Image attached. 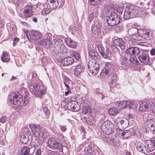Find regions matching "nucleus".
Instances as JSON below:
<instances>
[{"mask_svg":"<svg viewBox=\"0 0 155 155\" xmlns=\"http://www.w3.org/2000/svg\"><path fill=\"white\" fill-rule=\"evenodd\" d=\"M28 86L30 91L37 97H41L46 92L45 87L41 84V81L38 78L35 81L30 83Z\"/></svg>","mask_w":155,"mask_h":155,"instance_id":"1","label":"nucleus"},{"mask_svg":"<svg viewBox=\"0 0 155 155\" xmlns=\"http://www.w3.org/2000/svg\"><path fill=\"white\" fill-rule=\"evenodd\" d=\"M31 131L33 133V136L36 138L44 139L45 138V135L46 130L43 127H41L38 125L30 124L29 126Z\"/></svg>","mask_w":155,"mask_h":155,"instance_id":"2","label":"nucleus"},{"mask_svg":"<svg viewBox=\"0 0 155 155\" xmlns=\"http://www.w3.org/2000/svg\"><path fill=\"white\" fill-rule=\"evenodd\" d=\"M138 12L137 7L134 5H128L125 9L124 18L125 19H128L135 17Z\"/></svg>","mask_w":155,"mask_h":155,"instance_id":"3","label":"nucleus"},{"mask_svg":"<svg viewBox=\"0 0 155 155\" xmlns=\"http://www.w3.org/2000/svg\"><path fill=\"white\" fill-rule=\"evenodd\" d=\"M121 19L116 12H112L107 19L108 25L113 26L120 23Z\"/></svg>","mask_w":155,"mask_h":155,"instance_id":"4","label":"nucleus"},{"mask_svg":"<svg viewBox=\"0 0 155 155\" xmlns=\"http://www.w3.org/2000/svg\"><path fill=\"white\" fill-rule=\"evenodd\" d=\"M8 100L11 104L19 106L23 102V98L18 94L11 93L8 96Z\"/></svg>","mask_w":155,"mask_h":155,"instance_id":"5","label":"nucleus"},{"mask_svg":"<svg viewBox=\"0 0 155 155\" xmlns=\"http://www.w3.org/2000/svg\"><path fill=\"white\" fill-rule=\"evenodd\" d=\"M100 128L104 133L110 134L113 131V124L111 121L107 120L102 123Z\"/></svg>","mask_w":155,"mask_h":155,"instance_id":"6","label":"nucleus"},{"mask_svg":"<svg viewBox=\"0 0 155 155\" xmlns=\"http://www.w3.org/2000/svg\"><path fill=\"white\" fill-rule=\"evenodd\" d=\"M47 144L48 146L52 149L58 150L60 151L63 150L62 144L53 138H49L47 141Z\"/></svg>","mask_w":155,"mask_h":155,"instance_id":"7","label":"nucleus"},{"mask_svg":"<svg viewBox=\"0 0 155 155\" xmlns=\"http://www.w3.org/2000/svg\"><path fill=\"white\" fill-rule=\"evenodd\" d=\"M97 61L90 59L88 64V68L94 75L97 74L99 69V64L97 62Z\"/></svg>","mask_w":155,"mask_h":155,"instance_id":"8","label":"nucleus"},{"mask_svg":"<svg viewBox=\"0 0 155 155\" xmlns=\"http://www.w3.org/2000/svg\"><path fill=\"white\" fill-rule=\"evenodd\" d=\"M54 47V50L57 53H62L65 52L66 50L65 49L66 47L62 40L60 39L55 40Z\"/></svg>","mask_w":155,"mask_h":155,"instance_id":"9","label":"nucleus"},{"mask_svg":"<svg viewBox=\"0 0 155 155\" xmlns=\"http://www.w3.org/2000/svg\"><path fill=\"white\" fill-rule=\"evenodd\" d=\"M114 123L119 129H125L128 127V121L125 118H119L114 120Z\"/></svg>","mask_w":155,"mask_h":155,"instance_id":"10","label":"nucleus"},{"mask_svg":"<svg viewBox=\"0 0 155 155\" xmlns=\"http://www.w3.org/2000/svg\"><path fill=\"white\" fill-rule=\"evenodd\" d=\"M97 47L99 52L103 58L105 59H109L111 57V53L110 50L107 49L105 51L104 50V48L101 44H98Z\"/></svg>","mask_w":155,"mask_h":155,"instance_id":"11","label":"nucleus"},{"mask_svg":"<svg viewBox=\"0 0 155 155\" xmlns=\"http://www.w3.org/2000/svg\"><path fill=\"white\" fill-rule=\"evenodd\" d=\"M154 116L151 114L145 113L143 116V120L144 124L146 126L154 121Z\"/></svg>","mask_w":155,"mask_h":155,"instance_id":"12","label":"nucleus"},{"mask_svg":"<svg viewBox=\"0 0 155 155\" xmlns=\"http://www.w3.org/2000/svg\"><path fill=\"white\" fill-rule=\"evenodd\" d=\"M113 66L109 62L106 63L104 69L103 70L105 76L110 77V74H112L114 71Z\"/></svg>","mask_w":155,"mask_h":155,"instance_id":"13","label":"nucleus"},{"mask_svg":"<svg viewBox=\"0 0 155 155\" xmlns=\"http://www.w3.org/2000/svg\"><path fill=\"white\" fill-rule=\"evenodd\" d=\"M146 147L147 150L149 152L153 151L155 149V140L152 141L150 140H147L145 141Z\"/></svg>","mask_w":155,"mask_h":155,"instance_id":"14","label":"nucleus"},{"mask_svg":"<svg viewBox=\"0 0 155 155\" xmlns=\"http://www.w3.org/2000/svg\"><path fill=\"white\" fill-rule=\"evenodd\" d=\"M32 6L31 5H26L24 9L23 14L26 17H29L33 15Z\"/></svg>","mask_w":155,"mask_h":155,"instance_id":"15","label":"nucleus"},{"mask_svg":"<svg viewBox=\"0 0 155 155\" xmlns=\"http://www.w3.org/2000/svg\"><path fill=\"white\" fill-rule=\"evenodd\" d=\"M140 61L144 64H147L150 62V58L147 54H143L138 57Z\"/></svg>","mask_w":155,"mask_h":155,"instance_id":"16","label":"nucleus"},{"mask_svg":"<svg viewBox=\"0 0 155 155\" xmlns=\"http://www.w3.org/2000/svg\"><path fill=\"white\" fill-rule=\"evenodd\" d=\"M137 31V28H132L130 29L128 33L130 34L131 32H133V34H131L130 36V38L136 40H140V36L136 33Z\"/></svg>","mask_w":155,"mask_h":155,"instance_id":"17","label":"nucleus"},{"mask_svg":"<svg viewBox=\"0 0 155 155\" xmlns=\"http://www.w3.org/2000/svg\"><path fill=\"white\" fill-rule=\"evenodd\" d=\"M89 58L91 59H94L96 61H98L100 58V56L99 55L96 50L94 49L90 50L89 52Z\"/></svg>","mask_w":155,"mask_h":155,"instance_id":"18","label":"nucleus"},{"mask_svg":"<svg viewBox=\"0 0 155 155\" xmlns=\"http://www.w3.org/2000/svg\"><path fill=\"white\" fill-rule=\"evenodd\" d=\"M64 41L66 45L70 48H74L77 46V43L70 38H66Z\"/></svg>","mask_w":155,"mask_h":155,"instance_id":"19","label":"nucleus"},{"mask_svg":"<svg viewBox=\"0 0 155 155\" xmlns=\"http://www.w3.org/2000/svg\"><path fill=\"white\" fill-rule=\"evenodd\" d=\"M101 27L102 26L101 24H96L93 26L92 31L95 35H99L101 32Z\"/></svg>","mask_w":155,"mask_h":155,"instance_id":"20","label":"nucleus"},{"mask_svg":"<svg viewBox=\"0 0 155 155\" xmlns=\"http://www.w3.org/2000/svg\"><path fill=\"white\" fill-rule=\"evenodd\" d=\"M74 61V59L72 57H68L64 58L62 61L61 63L64 66H68L72 64Z\"/></svg>","mask_w":155,"mask_h":155,"instance_id":"21","label":"nucleus"},{"mask_svg":"<svg viewBox=\"0 0 155 155\" xmlns=\"http://www.w3.org/2000/svg\"><path fill=\"white\" fill-rule=\"evenodd\" d=\"M42 10V14L45 15L48 14L50 12V9L46 4L43 5H41L38 7Z\"/></svg>","mask_w":155,"mask_h":155,"instance_id":"22","label":"nucleus"},{"mask_svg":"<svg viewBox=\"0 0 155 155\" xmlns=\"http://www.w3.org/2000/svg\"><path fill=\"white\" fill-rule=\"evenodd\" d=\"M29 35L30 38L34 40H37L41 37L40 32L38 31H32L29 34Z\"/></svg>","mask_w":155,"mask_h":155,"instance_id":"23","label":"nucleus"},{"mask_svg":"<svg viewBox=\"0 0 155 155\" xmlns=\"http://www.w3.org/2000/svg\"><path fill=\"white\" fill-rule=\"evenodd\" d=\"M84 70V65L82 64H79L76 66L74 69V73L76 75H79L83 72Z\"/></svg>","mask_w":155,"mask_h":155,"instance_id":"24","label":"nucleus"},{"mask_svg":"<svg viewBox=\"0 0 155 155\" xmlns=\"http://www.w3.org/2000/svg\"><path fill=\"white\" fill-rule=\"evenodd\" d=\"M113 43L115 45L120 47L121 49L124 48L125 42L123 41L122 39L118 38L113 41Z\"/></svg>","mask_w":155,"mask_h":155,"instance_id":"25","label":"nucleus"},{"mask_svg":"<svg viewBox=\"0 0 155 155\" xmlns=\"http://www.w3.org/2000/svg\"><path fill=\"white\" fill-rule=\"evenodd\" d=\"M140 32L141 33V36L143 38L147 40H150L151 38V36L150 35V32L145 30H141Z\"/></svg>","mask_w":155,"mask_h":155,"instance_id":"26","label":"nucleus"},{"mask_svg":"<svg viewBox=\"0 0 155 155\" xmlns=\"http://www.w3.org/2000/svg\"><path fill=\"white\" fill-rule=\"evenodd\" d=\"M148 107V104L146 102L141 103L140 104L139 107V112L140 113L146 111Z\"/></svg>","mask_w":155,"mask_h":155,"instance_id":"27","label":"nucleus"},{"mask_svg":"<svg viewBox=\"0 0 155 155\" xmlns=\"http://www.w3.org/2000/svg\"><path fill=\"white\" fill-rule=\"evenodd\" d=\"M98 12L97 10H94L93 12H91L88 17V19L89 21V23L90 24L93 21L94 18L95 17H97L98 15Z\"/></svg>","mask_w":155,"mask_h":155,"instance_id":"28","label":"nucleus"},{"mask_svg":"<svg viewBox=\"0 0 155 155\" xmlns=\"http://www.w3.org/2000/svg\"><path fill=\"white\" fill-rule=\"evenodd\" d=\"M69 105L71 109L74 111H78L79 108L78 107V103L75 101H72L69 103Z\"/></svg>","mask_w":155,"mask_h":155,"instance_id":"29","label":"nucleus"},{"mask_svg":"<svg viewBox=\"0 0 155 155\" xmlns=\"http://www.w3.org/2000/svg\"><path fill=\"white\" fill-rule=\"evenodd\" d=\"M136 148L137 150L140 152H144L146 150V146L141 142H137L136 144Z\"/></svg>","mask_w":155,"mask_h":155,"instance_id":"30","label":"nucleus"},{"mask_svg":"<svg viewBox=\"0 0 155 155\" xmlns=\"http://www.w3.org/2000/svg\"><path fill=\"white\" fill-rule=\"evenodd\" d=\"M108 114L111 116L116 115L119 112V110L118 108L114 107H112L108 110Z\"/></svg>","mask_w":155,"mask_h":155,"instance_id":"31","label":"nucleus"},{"mask_svg":"<svg viewBox=\"0 0 155 155\" xmlns=\"http://www.w3.org/2000/svg\"><path fill=\"white\" fill-rule=\"evenodd\" d=\"M49 7L51 8L55 9L58 5V3L57 0H49Z\"/></svg>","mask_w":155,"mask_h":155,"instance_id":"32","label":"nucleus"},{"mask_svg":"<svg viewBox=\"0 0 155 155\" xmlns=\"http://www.w3.org/2000/svg\"><path fill=\"white\" fill-rule=\"evenodd\" d=\"M29 148L27 147H25L21 149L19 153L21 155H29Z\"/></svg>","mask_w":155,"mask_h":155,"instance_id":"33","label":"nucleus"},{"mask_svg":"<svg viewBox=\"0 0 155 155\" xmlns=\"http://www.w3.org/2000/svg\"><path fill=\"white\" fill-rule=\"evenodd\" d=\"M121 136L124 139H126L130 137L131 134L130 130H125L123 131L121 133Z\"/></svg>","mask_w":155,"mask_h":155,"instance_id":"34","label":"nucleus"},{"mask_svg":"<svg viewBox=\"0 0 155 155\" xmlns=\"http://www.w3.org/2000/svg\"><path fill=\"white\" fill-rule=\"evenodd\" d=\"M126 101H118L116 102V105L121 109L126 108Z\"/></svg>","mask_w":155,"mask_h":155,"instance_id":"35","label":"nucleus"},{"mask_svg":"<svg viewBox=\"0 0 155 155\" xmlns=\"http://www.w3.org/2000/svg\"><path fill=\"white\" fill-rule=\"evenodd\" d=\"M51 37V35L49 33H46L44 37V42L46 45L50 43Z\"/></svg>","mask_w":155,"mask_h":155,"instance_id":"36","label":"nucleus"},{"mask_svg":"<svg viewBox=\"0 0 155 155\" xmlns=\"http://www.w3.org/2000/svg\"><path fill=\"white\" fill-rule=\"evenodd\" d=\"M126 108H129L135 109L137 105V104L134 102L126 101Z\"/></svg>","mask_w":155,"mask_h":155,"instance_id":"37","label":"nucleus"},{"mask_svg":"<svg viewBox=\"0 0 155 155\" xmlns=\"http://www.w3.org/2000/svg\"><path fill=\"white\" fill-rule=\"evenodd\" d=\"M8 57V55L7 53L6 52H3L2 55L1 57L2 61L4 62H8L9 61V59Z\"/></svg>","mask_w":155,"mask_h":155,"instance_id":"38","label":"nucleus"},{"mask_svg":"<svg viewBox=\"0 0 155 155\" xmlns=\"http://www.w3.org/2000/svg\"><path fill=\"white\" fill-rule=\"evenodd\" d=\"M140 50L137 47H132V55L134 56L138 55L140 53Z\"/></svg>","mask_w":155,"mask_h":155,"instance_id":"39","label":"nucleus"},{"mask_svg":"<svg viewBox=\"0 0 155 155\" xmlns=\"http://www.w3.org/2000/svg\"><path fill=\"white\" fill-rule=\"evenodd\" d=\"M147 127L153 133L155 132V122L154 121L152 124H150L147 126Z\"/></svg>","mask_w":155,"mask_h":155,"instance_id":"40","label":"nucleus"},{"mask_svg":"<svg viewBox=\"0 0 155 155\" xmlns=\"http://www.w3.org/2000/svg\"><path fill=\"white\" fill-rule=\"evenodd\" d=\"M28 137L27 135H24L21 136L20 141L24 144L26 143L28 141Z\"/></svg>","mask_w":155,"mask_h":155,"instance_id":"41","label":"nucleus"},{"mask_svg":"<svg viewBox=\"0 0 155 155\" xmlns=\"http://www.w3.org/2000/svg\"><path fill=\"white\" fill-rule=\"evenodd\" d=\"M43 111L45 114V115L43 116V117H48L49 116L50 112L47 107H44L43 108Z\"/></svg>","mask_w":155,"mask_h":155,"instance_id":"42","label":"nucleus"},{"mask_svg":"<svg viewBox=\"0 0 155 155\" xmlns=\"http://www.w3.org/2000/svg\"><path fill=\"white\" fill-rule=\"evenodd\" d=\"M71 81L68 78H67L66 79H64L63 81V82L65 86L68 89H70L69 84Z\"/></svg>","mask_w":155,"mask_h":155,"instance_id":"43","label":"nucleus"},{"mask_svg":"<svg viewBox=\"0 0 155 155\" xmlns=\"http://www.w3.org/2000/svg\"><path fill=\"white\" fill-rule=\"evenodd\" d=\"M101 0H89V2L92 5H96L100 3Z\"/></svg>","mask_w":155,"mask_h":155,"instance_id":"44","label":"nucleus"},{"mask_svg":"<svg viewBox=\"0 0 155 155\" xmlns=\"http://www.w3.org/2000/svg\"><path fill=\"white\" fill-rule=\"evenodd\" d=\"M47 155H61L60 153L58 151H54L52 150H49L48 152Z\"/></svg>","mask_w":155,"mask_h":155,"instance_id":"45","label":"nucleus"},{"mask_svg":"<svg viewBox=\"0 0 155 155\" xmlns=\"http://www.w3.org/2000/svg\"><path fill=\"white\" fill-rule=\"evenodd\" d=\"M82 112L83 114H90V109L89 107H86L83 109Z\"/></svg>","mask_w":155,"mask_h":155,"instance_id":"46","label":"nucleus"},{"mask_svg":"<svg viewBox=\"0 0 155 155\" xmlns=\"http://www.w3.org/2000/svg\"><path fill=\"white\" fill-rule=\"evenodd\" d=\"M127 60L128 59L124 57H122L120 58V60L122 64H125L127 62Z\"/></svg>","mask_w":155,"mask_h":155,"instance_id":"47","label":"nucleus"},{"mask_svg":"<svg viewBox=\"0 0 155 155\" xmlns=\"http://www.w3.org/2000/svg\"><path fill=\"white\" fill-rule=\"evenodd\" d=\"M150 110L155 114V103H152L150 107Z\"/></svg>","mask_w":155,"mask_h":155,"instance_id":"48","label":"nucleus"},{"mask_svg":"<svg viewBox=\"0 0 155 155\" xmlns=\"http://www.w3.org/2000/svg\"><path fill=\"white\" fill-rule=\"evenodd\" d=\"M129 61L134 63H137L136 58L134 57V56L132 55L129 58Z\"/></svg>","mask_w":155,"mask_h":155,"instance_id":"49","label":"nucleus"},{"mask_svg":"<svg viewBox=\"0 0 155 155\" xmlns=\"http://www.w3.org/2000/svg\"><path fill=\"white\" fill-rule=\"evenodd\" d=\"M73 55L75 59L77 60H78L80 58V55L79 54L76 52H74Z\"/></svg>","mask_w":155,"mask_h":155,"instance_id":"50","label":"nucleus"},{"mask_svg":"<svg viewBox=\"0 0 155 155\" xmlns=\"http://www.w3.org/2000/svg\"><path fill=\"white\" fill-rule=\"evenodd\" d=\"M110 77H111L112 80L115 81L116 80V75L114 73V71H113L112 74H110Z\"/></svg>","mask_w":155,"mask_h":155,"instance_id":"51","label":"nucleus"},{"mask_svg":"<svg viewBox=\"0 0 155 155\" xmlns=\"http://www.w3.org/2000/svg\"><path fill=\"white\" fill-rule=\"evenodd\" d=\"M126 53L129 54L130 55H132V47L126 50Z\"/></svg>","mask_w":155,"mask_h":155,"instance_id":"52","label":"nucleus"},{"mask_svg":"<svg viewBox=\"0 0 155 155\" xmlns=\"http://www.w3.org/2000/svg\"><path fill=\"white\" fill-rule=\"evenodd\" d=\"M7 118L5 116H3L0 118V122L2 123H4L6 122Z\"/></svg>","mask_w":155,"mask_h":155,"instance_id":"53","label":"nucleus"},{"mask_svg":"<svg viewBox=\"0 0 155 155\" xmlns=\"http://www.w3.org/2000/svg\"><path fill=\"white\" fill-rule=\"evenodd\" d=\"M19 40V39L18 38H15L13 39V45L14 46H15L16 45V44L18 42Z\"/></svg>","mask_w":155,"mask_h":155,"instance_id":"54","label":"nucleus"},{"mask_svg":"<svg viewBox=\"0 0 155 155\" xmlns=\"http://www.w3.org/2000/svg\"><path fill=\"white\" fill-rule=\"evenodd\" d=\"M97 95L99 97L100 100L103 99V95L102 93L101 92H98L97 93Z\"/></svg>","mask_w":155,"mask_h":155,"instance_id":"55","label":"nucleus"},{"mask_svg":"<svg viewBox=\"0 0 155 155\" xmlns=\"http://www.w3.org/2000/svg\"><path fill=\"white\" fill-rule=\"evenodd\" d=\"M61 131L63 132H64L67 130L66 127L65 126L61 125L60 126Z\"/></svg>","mask_w":155,"mask_h":155,"instance_id":"56","label":"nucleus"},{"mask_svg":"<svg viewBox=\"0 0 155 155\" xmlns=\"http://www.w3.org/2000/svg\"><path fill=\"white\" fill-rule=\"evenodd\" d=\"M94 121L93 120L90 119L87 121V123L90 125H92L94 124Z\"/></svg>","mask_w":155,"mask_h":155,"instance_id":"57","label":"nucleus"},{"mask_svg":"<svg viewBox=\"0 0 155 155\" xmlns=\"http://www.w3.org/2000/svg\"><path fill=\"white\" fill-rule=\"evenodd\" d=\"M104 140L106 141L107 143L110 142L111 140L109 137H106L104 139Z\"/></svg>","mask_w":155,"mask_h":155,"instance_id":"58","label":"nucleus"},{"mask_svg":"<svg viewBox=\"0 0 155 155\" xmlns=\"http://www.w3.org/2000/svg\"><path fill=\"white\" fill-rule=\"evenodd\" d=\"M41 149H38L35 152V155H41Z\"/></svg>","mask_w":155,"mask_h":155,"instance_id":"59","label":"nucleus"},{"mask_svg":"<svg viewBox=\"0 0 155 155\" xmlns=\"http://www.w3.org/2000/svg\"><path fill=\"white\" fill-rule=\"evenodd\" d=\"M150 54L152 55H155V48L152 49L150 51Z\"/></svg>","mask_w":155,"mask_h":155,"instance_id":"60","label":"nucleus"},{"mask_svg":"<svg viewBox=\"0 0 155 155\" xmlns=\"http://www.w3.org/2000/svg\"><path fill=\"white\" fill-rule=\"evenodd\" d=\"M135 131L134 132L135 134H137V133H138L140 131L139 129H137L136 127H134L133 129Z\"/></svg>","mask_w":155,"mask_h":155,"instance_id":"61","label":"nucleus"},{"mask_svg":"<svg viewBox=\"0 0 155 155\" xmlns=\"http://www.w3.org/2000/svg\"><path fill=\"white\" fill-rule=\"evenodd\" d=\"M28 103V101L24 99L23 103L22 104V105L23 106H25Z\"/></svg>","mask_w":155,"mask_h":155,"instance_id":"62","label":"nucleus"},{"mask_svg":"<svg viewBox=\"0 0 155 155\" xmlns=\"http://www.w3.org/2000/svg\"><path fill=\"white\" fill-rule=\"evenodd\" d=\"M14 4H17L19 2V0H12Z\"/></svg>","mask_w":155,"mask_h":155,"instance_id":"63","label":"nucleus"},{"mask_svg":"<svg viewBox=\"0 0 155 155\" xmlns=\"http://www.w3.org/2000/svg\"><path fill=\"white\" fill-rule=\"evenodd\" d=\"M21 23L22 25H24L25 26H26L27 25V24L25 22L21 21Z\"/></svg>","mask_w":155,"mask_h":155,"instance_id":"64","label":"nucleus"}]
</instances>
